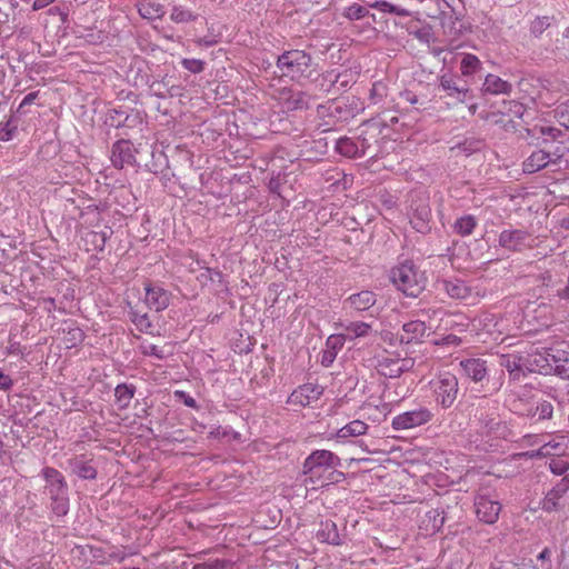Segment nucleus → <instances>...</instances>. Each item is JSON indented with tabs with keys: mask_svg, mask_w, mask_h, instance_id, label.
<instances>
[{
	"mask_svg": "<svg viewBox=\"0 0 569 569\" xmlns=\"http://www.w3.org/2000/svg\"><path fill=\"white\" fill-rule=\"evenodd\" d=\"M131 321L134 323L137 329L141 332H149L152 328V323L147 313H139L137 311L130 312Z\"/></svg>",
	"mask_w": 569,
	"mask_h": 569,
	"instance_id": "nucleus-41",
	"label": "nucleus"
},
{
	"mask_svg": "<svg viewBox=\"0 0 569 569\" xmlns=\"http://www.w3.org/2000/svg\"><path fill=\"white\" fill-rule=\"evenodd\" d=\"M482 91L489 94H510L512 84L497 74L489 73L482 83Z\"/></svg>",
	"mask_w": 569,
	"mask_h": 569,
	"instance_id": "nucleus-25",
	"label": "nucleus"
},
{
	"mask_svg": "<svg viewBox=\"0 0 569 569\" xmlns=\"http://www.w3.org/2000/svg\"><path fill=\"white\" fill-rule=\"evenodd\" d=\"M461 343V338L456 335H448L443 337L440 341H437V345H452L458 346Z\"/></svg>",
	"mask_w": 569,
	"mask_h": 569,
	"instance_id": "nucleus-55",
	"label": "nucleus"
},
{
	"mask_svg": "<svg viewBox=\"0 0 569 569\" xmlns=\"http://www.w3.org/2000/svg\"><path fill=\"white\" fill-rule=\"evenodd\" d=\"M533 131L539 133L545 142H551V141H565L566 132H563L561 129L552 127V126H537L533 128Z\"/></svg>",
	"mask_w": 569,
	"mask_h": 569,
	"instance_id": "nucleus-36",
	"label": "nucleus"
},
{
	"mask_svg": "<svg viewBox=\"0 0 569 569\" xmlns=\"http://www.w3.org/2000/svg\"><path fill=\"white\" fill-rule=\"evenodd\" d=\"M176 397H178L182 402L189 408H197V401L193 397H191L186 391L177 390L174 392Z\"/></svg>",
	"mask_w": 569,
	"mask_h": 569,
	"instance_id": "nucleus-52",
	"label": "nucleus"
},
{
	"mask_svg": "<svg viewBox=\"0 0 569 569\" xmlns=\"http://www.w3.org/2000/svg\"><path fill=\"white\" fill-rule=\"evenodd\" d=\"M435 400L443 409L450 408L459 392L458 378L451 372H442L430 381Z\"/></svg>",
	"mask_w": 569,
	"mask_h": 569,
	"instance_id": "nucleus-5",
	"label": "nucleus"
},
{
	"mask_svg": "<svg viewBox=\"0 0 569 569\" xmlns=\"http://www.w3.org/2000/svg\"><path fill=\"white\" fill-rule=\"evenodd\" d=\"M56 0H34L33 3H32V9L34 11H38V10H41L48 6H50L51 3H53Z\"/></svg>",
	"mask_w": 569,
	"mask_h": 569,
	"instance_id": "nucleus-60",
	"label": "nucleus"
},
{
	"mask_svg": "<svg viewBox=\"0 0 569 569\" xmlns=\"http://www.w3.org/2000/svg\"><path fill=\"white\" fill-rule=\"evenodd\" d=\"M549 468L552 473L561 476L569 470V462L563 459H552L549 463Z\"/></svg>",
	"mask_w": 569,
	"mask_h": 569,
	"instance_id": "nucleus-50",
	"label": "nucleus"
},
{
	"mask_svg": "<svg viewBox=\"0 0 569 569\" xmlns=\"http://www.w3.org/2000/svg\"><path fill=\"white\" fill-rule=\"evenodd\" d=\"M499 365L508 371L513 380H519L526 373L525 356L518 352L500 355Z\"/></svg>",
	"mask_w": 569,
	"mask_h": 569,
	"instance_id": "nucleus-18",
	"label": "nucleus"
},
{
	"mask_svg": "<svg viewBox=\"0 0 569 569\" xmlns=\"http://www.w3.org/2000/svg\"><path fill=\"white\" fill-rule=\"evenodd\" d=\"M509 104V111L515 116V117H521L522 113H523V106L517 101H509L508 102Z\"/></svg>",
	"mask_w": 569,
	"mask_h": 569,
	"instance_id": "nucleus-56",
	"label": "nucleus"
},
{
	"mask_svg": "<svg viewBox=\"0 0 569 569\" xmlns=\"http://www.w3.org/2000/svg\"><path fill=\"white\" fill-rule=\"evenodd\" d=\"M277 100L287 111L303 109L308 107L307 94L299 90L282 88L277 93Z\"/></svg>",
	"mask_w": 569,
	"mask_h": 569,
	"instance_id": "nucleus-16",
	"label": "nucleus"
},
{
	"mask_svg": "<svg viewBox=\"0 0 569 569\" xmlns=\"http://www.w3.org/2000/svg\"><path fill=\"white\" fill-rule=\"evenodd\" d=\"M342 331L337 333L346 340H355L357 338L368 337L371 332V325L363 321H352L348 323H340Z\"/></svg>",
	"mask_w": 569,
	"mask_h": 569,
	"instance_id": "nucleus-23",
	"label": "nucleus"
},
{
	"mask_svg": "<svg viewBox=\"0 0 569 569\" xmlns=\"http://www.w3.org/2000/svg\"><path fill=\"white\" fill-rule=\"evenodd\" d=\"M445 523L443 511L433 508L428 510L420 521V529L425 531L426 535H433L438 532Z\"/></svg>",
	"mask_w": 569,
	"mask_h": 569,
	"instance_id": "nucleus-24",
	"label": "nucleus"
},
{
	"mask_svg": "<svg viewBox=\"0 0 569 569\" xmlns=\"http://www.w3.org/2000/svg\"><path fill=\"white\" fill-rule=\"evenodd\" d=\"M530 233L521 229L502 230L499 234V246L510 251H520L529 247Z\"/></svg>",
	"mask_w": 569,
	"mask_h": 569,
	"instance_id": "nucleus-14",
	"label": "nucleus"
},
{
	"mask_svg": "<svg viewBox=\"0 0 569 569\" xmlns=\"http://www.w3.org/2000/svg\"><path fill=\"white\" fill-rule=\"evenodd\" d=\"M133 395H134L133 387L127 386V385L117 386V388L114 390V396H116L117 402L119 405V408H121V409L127 408L130 405L131 399L133 398Z\"/></svg>",
	"mask_w": 569,
	"mask_h": 569,
	"instance_id": "nucleus-40",
	"label": "nucleus"
},
{
	"mask_svg": "<svg viewBox=\"0 0 569 569\" xmlns=\"http://www.w3.org/2000/svg\"><path fill=\"white\" fill-rule=\"evenodd\" d=\"M403 333L400 336L401 342L410 343L421 339L426 331L427 326L421 320H411L402 326Z\"/></svg>",
	"mask_w": 569,
	"mask_h": 569,
	"instance_id": "nucleus-27",
	"label": "nucleus"
},
{
	"mask_svg": "<svg viewBox=\"0 0 569 569\" xmlns=\"http://www.w3.org/2000/svg\"><path fill=\"white\" fill-rule=\"evenodd\" d=\"M322 395V389L312 383H306L298 387L288 398L289 405L307 407L311 402L318 400Z\"/></svg>",
	"mask_w": 569,
	"mask_h": 569,
	"instance_id": "nucleus-15",
	"label": "nucleus"
},
{
	"mask_svg": "<svg viewBox=\"0 0 569 569\" xmlns=\"http://www.w3.org/2000/svg\"><path fill=\"white\" fill-rule=\"evenodd\" d=\"M567 492L559 486L555 485L541 500V509L546 512L559 511L565 508Z\"/></svg>",
	"mask_w": 569,
	"mask_h": 569,
	"instance_id": "nucleus-22",
	"label": "nucleus"
},
{
	"mask_svg": "<svg viewBox=\"0 0 569 569\" xmlns=\"http://www.w3.org/2000/svg\"><path fill=\"white\" fill-rule=\"evenodd\" d=\"M336 150L348 158H356L362 156V151L359 150L358 144L350 138H340L336 142Z\"/></svg>",
	"mask_w": 569,
	"mask_h": 569,
	"instance_id": "nucleus-37",
	"label": "nucleus"
},
{
	"mask_svg": "<svg viewBox=\"0 0 569 569\" xmlns=\"http://www.w3.org/2000/svg\"><path fill=\"white\" fill-rule=\"evenodd\" d=\"M368 14V10L366 7H362L358 3H352L349 7L345 8L343 16L349 20H360Z\"/></svg>",
	"mask_w": 569,
	"mask_h": 569,
	"instance_id": "nucleus-43",
	"label": "nucleus"
},
{
	"mask_svg": "<svg viewBox=\"0 0 569 569\" xmlns=\"http://www.w3.org/2000/svg\"><path fill=\"white\" fill-rule=\"evenodd\" d=\"M375 366L380 375L387 378H398L412 368L413 360L383 351L375 357Z\"/></svg>",
	"mask_w": 569,
	"mask_h": 569,
	"instance_id": "nucleus-8",
	"label": "nucleus"
},
{
	"mask_svg": "<svg viewBox=\"0 0 569 569\" xmlns=\"http://www.w3.org/2000/svg\"><path fill=\"white\" fill-rule=\"evenodd\" d=\"M13 386L12 379L0 370V390H10Z\"/></svg>",
	"mask_w": 569,
	"mask_h": 569,
	"instance_id": "nucleus-54",
	"label": "nucleus"
},
{
	"mask_svg": "<svg viewBox=\"0 0 569 569\" xmlns=\"http://www.w3.org/2000/svg\"><path fill=\"white\" fill-rule=\"evenodd\" d=\"M437 289L456 300H469L475 296L473 289L459 278L441 279L437 282Z\"/></svg>",
	"mask_w": 569,
	"mask_h": 569,
	"instance_id": "nucleus-13",
	"label": "nucleus"
},
{
	"mask_svg": "<svg viewBox=\"0 0 569 569\" xmlns=\"http://www.w3.org/2000/svg\"><path fill=\"white\" fill-rule=\"evenodd\" d=\"M551 555H552V552L549 548H543L542 551L538 555L539 560L548 562L546 569H551V561H550Z\"/></svg>",
	"mask_w": 569,
	"mask_h": 569,
	"instance_id": "nucleus-58",
	"label": "nucleus"
},
{
	"mask_svg": "<svg viewBox=\"0 0 569 569\" xmlns=\"http://www.w3.org/2000/svg\"><path fill=\"white\" fill-rule=\"evenodd\" d=\"M367 6L380 12L396 14L399 17H409L411 14V12L408 9L395 6L385 0L367 2Z\"/></svg>",
	"mask_w": 569,
	"mask_h": 569,
	"instance_id": "nucleus-33",
	"label": "nucleus"
},
{
	"mask_svg": "<svg viewBox=\"0 0 569 569\" xmlns=\"http://www.w3.org/2000/svg\"><path fill=\"white\" fill-rule=\"evenodd\" d=\"M550 26L549 18L542 17V18H536L531 22L530 31L536 36L539 37L545 30L548 29Z\"/></svg>",
	"mask_w": 569,
	"mask_h": 569,
	"instance_id": "nucleus-49",
	"label": "nucleus"
},
{
	"mask_svg": "<svg viewBox=\"0 0 569 569\" xmlns=\"http://www.w3.org/2000/svg\"><path fill=\"white\" fill-rule=\"evenodd\" d=\"M139 349L143 356L154 357L160 360L166 358V353L163 352V350L156 345L142 342L139 346Z\"/></svg>",
	"mask_w": 569,
	"mask_h": 569,
	"instance_id": "nucleus-46",
	"label": "nucleus"
},
{
	"mask_svg": "<svg viewBox=\"0 0 569 569\" xmlns=\"http://www.w3.org/2000/svg\"><path fill=\"white\" fill-rule=\"evenodd\" d=\"M421 214H425L426 217H428V212H427V211H423V210H422V211H421ZM410 222H411L412 227H413L417 231H419V232H421V233L426 232V231L429 229V226H428V219H427V218H422V217H421V218H420V219H418V220L412 219Z\"/></svg>",
	"mask_w": 569,
	"mask_h": 569,
	"instance_id": "nucleus-51",
	"label": "nucleus"
},
{
	"mask_svg": "<svg viewBox=\"0 0 569 569\" xmlns=\"http://www.w3.org/2000/svg\"><path fill=\"white\" fill-rule=\"evenodd\" d=\"M68 335L71 336V341H72V345L71 346H74L76 345V341H81L82 338H83V332L81 329L79 328H76V329H71Z\"/></svg>",
	"mask_w": 569,
	"mask_h": 569,
	"instance_id": "nucleus-59",
	"label": "nucleus"
},
{
	"mask_svg": "<svg viewBox=\"0 0 569 569\" xmlns=\"http://www.w3.org/2000/svg\"><path fill=\"white\" fill-rule=\"evenodd\" d=\"M316 537L320 542L332 546H341L346 539V535L341 533L337 523L330 519L320 522Z\"/></svg>",
	"mask_w": 569,
	"mask_h": 569,
	"instance_id": "nucleus-20",
	"label": "nucleus"
},
{
	"mask_svg": "<svg viewBox=\"0 0 569 569\" xmlns=\"http://www.w3.org/2000/svg\"><path fill=\"white\" fill-rule=\"evenodd\" d=\"M388 87L382 81H377L372 84L370 92H369V99L371 103L377 104L387 96Z\"/></svg>",
	"mask_w": 569,
	"mask_h": 569,
	"instance_id": "nucleus-42",
	"label": "nucleus"
},
{
	"mask_svg": "<svg viewBox=\"0 0 569 569\" xmlns=\"http://www.w3.org/2000/svg\"><path fill=\"white\" fill-rule=\"evenodd\" d=\"M556 485L561 487L566 492H568L569 491V472H566L565 477L562 479H560Z\"/></svg>",
	"mask_w": 569,
	"mask_h": 569,
	"instance_id": "nucleus-61",
	"label": "nucleus"
},
{
	"mask_svg": "<svg viewBox=\"0 0 569 569\" xmlns=\"http://www.w3.org/2000/svg\"><path fill=\"white\" fill-rule=\"evenodd\" d=\"M477 224V219L472 214H466L455 221L453 230L457 234L467 237L473 232Z\"/></svg>",
	"mask_w": 569,
	"mask_h": 569,
	"instance_id": "nucleus-34",
	"label": "nucleus"
},
{
	"mask_svg": "<svg viewBox=\"0 0 569 569\" xmlns=\"http://www.w3.org/2000/svg\"><path fill=\"white\" fill-rule=\"evenodd\" d=\"M475 509L480 521L492 525L499 518L501 505L498 500L491 499L488 495L478 493L475 498Z\"/></svg>",
	"mask_w": 569,
	"mask_h": 569,
	"instance_id": "nucleus-10",
	"label": "nucleus"
},
{
	"mask_svg": "<svg viewBox=\"0 0 569 569\" xmlns=\"http://www.w3.org/2000/svg\"><path fill=\"white\" fill-rule=\"evenodd\" d=\"M69 468L79 478L92 480L97 477V470L90 461H87L82 456L74 457L68 460Z\"/></svg>",
	"mask_w": 569,
	"mask_h": 569,
	"instance_id": "nucleus-26",
	"label": "nucleus"
},
{
	"mask_svg": "<svg viewBox=\"0 0 569 569\" xmlns=\"http://www.w3.org/2000/svg\"><path fill=\"white\" fill-rule=\"evenodd\" d=\"M276 66L281 77L292 81L307 79L312 73V58L303 50L284 51L278 57Z\"/></svg>",
	"mask_w": 569,
	"mask_h": 569,
	"instance_id": "nucleus-3",
	"label": "nucleus"
},
{
	"mask_svg": "<svg viewBox=\"0 0 569 569\" xmlns=\"http://www.w3.org/2000/svg\"><path fill=\"white\" fill-rule=\"evenodd\" d=\"M400 98L410 104H417L419 103V99L416 93H413L410 90H405L400 93Z\"/></svg>",
	"mask_w": 569,
	"mask_h": 569,
	"instance_id": "nucleus-53",
	"label": "nucleus"
},
{
	"mask_svg": "<svg viewBox=\"0 0 569 569\" xmlns=\"http://www.w3.org/2000/svg\"><path fill=\"white\" fill-rule=\"evenodd\" d=\"M482 68V63L479 58L472 53H463L460 61V71L463 77H469Z\"/></svg>",
	"mask_w": 569,
	"mask_h": 569,
	"instance_id": "nucleus-32",
	"label": "nucleus"
},
{
	"mask_svg": "<svg viewBox=\"0 0 569 569\" xmlns=\"http://www.w3.org/2000/svg\"><path fill=\"white\" fill-rule=\"evenodd\" d=\"M369 426L362 420L356 419L343 426L337 431L338 439H347L366 435Z\"/></svg>",
	"mask_w": 569,
	"mask_h": 569,
	"instance_id": "nucleus-31",
	"label": "nucleus"
},
{
	"mask_svg": "<svg viewBox=\"0 0 569 569\" xmlns=\"http://www.w3.org/2000/svg\"><path fill=\"white\" fill-rule=\"evenodd\" d=\"M552 371L563 379H569V353L557 351L553 356Z\"/></svg>",
	"mask_w": 569,
	"mask_h": 569,
	"instance_id": "nucleus-35",
	"label": "nucleus"
},
{
	"mask_svg": "<svg viewBox=\"0 0 569 569\" xmlns=\"http://www.w3.org/2000/svg\"><path fill=\"white\" fill-rule=\"evenodd\" d=\"M553 413V407L549 401H542L537 405L536 413L539 420L550 419Z\"/></svg>",
	"mask_w": 569,
	"mask_h": 569,
	"instance_id": "nucleus-48",
	"label": "nucleus"
},
{
	"mask_svg": "<svg viewBox=\"0 0 569 569\" xmlns=\"http://www.w3.org/2000/svg\"><path fill=\"white\" fill-rule=\"evenodd\" d=\"M38 98V92L37 91H33V92H29L24 98L23 100L21 101L19 108H18V111H20L22 108H24L26 106H30L34 102V100Z\"/></svg>",
	"mask_w": 569,
	"mask_h": 569,
	"instance_id": "nucleus-57",
	"label": "nucleus"
},
{
	"mask_svg": "<svg viewBox=\"0 0 569 569\" xmlns=\"http://www.w3.org/2000/svg\"><path fill=\"white\" fill-rule=\"evenodd\" d=\"M459 368L461 376L475 383L483 382L489 376L488 362L481 357L463 358L459 361Z\"/></svg>",
	"mask_w": 569,
	"mask_h": 569,
	"instance_id": "nucleus-9",
	"label": "nucleus"
},
{
	"mask_svg": "<svg viewBox=\"0 0 569 569\" xmlns=\"http://www.w3.org/2000/svg\"><path fill=\"white\" fill-rule=\"evenodd\" d=\"M341 459L332 451L316 449L302 463L303 483L309 489H318L339 482L343 473L338 470Z\"/></svg>",
	"mask_w": 569,
	"mask_h": 569,
	"instance_id": "nucleus-1",
	"label": "nucleus"
},
{
	"mask_svg": "<svg viewBox=\"0 0 569 569\" xmlns=\"http://www.w3.org/2000/svg\"><path fill=\"white\" fill-rule=\"evenodd\" d=\"M435 418L432 410L426 406H417L395 416L391 427L396 431L410 430L428 425Z\"/></svg>",
	"mask_w": 569,
	"mask_h": 569,
	"instance_id": "nucleus-7",
	"label": "nucleus"
},
{
	"mask_svg": "<svg viewBox=\"0 0 569 569\" xmlns=\"http://www.w3.org/2000/svg\"><path fill=\"white\" fill-rule=\"evenodd\" d=\"M218 562L214 566L208 565V563H197L193 566V569H217Z\"/></svg>",
	"mask_w": 569,
	"mask_h": 569,
	"instance_id": "nucleus-64",
	"label": "nucleus"
},
{
	"mask_svg": "<svg viewBox=\"0 0 569 569\" xmlns=\"http://www.w3.org/2000/svg\"><path fill=\"white\" fill-rule=\"evenodd\" d=\"M91 234H92L93 238L100 240L101 243H100L99 248L102 249L104 247V243H106V240H107V234L104 232H101V233L92 232Z\"/></svg>",
	"mask_w": 569,
	"mask_h": 569,
	"instance_id": "nucleus-62",
	"label": "nucleus"
},
{
	"mask_svg": "<svg viewBox=\"0 0 569 569\" xmlns=\"http://www.w3.org/2000/svg\"><path fill=\"white\" fill-rule=\"evenodd\" d=\"M556 117L559 123L569 132V100L560 103L556 109Z\"/></svg>",
	"mask_w": 569,
	"mask_h": 569,
	"instance_id": "nucleus-45",
	"label": "nucleus"
},
{
	"mask_svg": "<svg viewBox=\"0 0 569 569\" xmlns=\"http://www.w3.org/2000/svg\"><path fill=\"white\" fill-rule=\"evenodd\" d=\"M529 439L533 441V445H540V447L529 453L533 457H561L569 452V435L557 432L549 436V440L545 441L541 436H529Z\"/></svg>",
	"mask_w": 569,
	"mask_h": 569,
	"instance_id": "nucleus-6",
	"label": "nucleus"
},
{
	"mask_svg": "<svg viewBox=\"0 0 569 569\" xmlns=\"http://www.w3.org/2000/svg\"><path fill=\"white\" fill-rule=\"evenodd\" d=\"M377 295L370 290H362L358 293L350 295L343 300V308H350L355 311H366L375 306Z\"/></svg>",
	"mask_w": 569,
	"mask_h": 569,
	"instance_id": "nucleus-21",
	"label": "nucleus"
},
{
	"mask_svg": "<svg viewBox=\"0 0 569 569\" xmlns=\"http://www.w3.org/2000/svg\"><path fill=\"white\" fill-rule=\"evenodd\" d=\"M18 130V120L13 116L0 121V141H10Z\"/></svg>",
	"mask_w": 569,
	"mask_h": 569,
	"instance_id": "nucleus-38",
	"label": "nucleus"
},
{
	"mask_svg": "<svg viewBox=\"0 0 569 569\" xmlns=\"http://www.w3.org/2000/svg\"><path fill=\"white\" fill-rule=\"evenodd\" d=\"M144 291V302L149 309L161 311L169 306L170 295L163 288L152 283H146Z\"/></svg>",
	"mask_w": 569,
	"mask_h": 569,
	"instance_id": "nucleus-17",
	"label": "nucleus"
},
{
	"mask_svg": "<svg viewBox=\"0 0 569 569\" xmlns=\"http://www.w3.org/2000/svg\"><path fill=\"white\" fill-rule=\"evenodd\" d=\"M136 152L137 150L129 140H118L112 146L110 160L117 169L134 166L137 163Z\"/></svg>",
	"mask_w": 569,
	"mask_h": 569,
	"instance_id": "nucleus-11",
	"label": "nucleus"
},
{
	"mask_svg": "<svg viewBox=\"0 0 569 569\" xmlns=\"http://www.w3.org/2000/svg\"><path fill=\"white\" fill-rule=\"evenodd\" d=\"M439 88L446 92V96L455 99L459 103L466 101L469 89L460 87L457 78L451 73H443L439 77Z\"/></svg>",
	"mask_w": 569,
	"mask_h": 569,
	"instance_id": "nucleus-19",
	"label": "nucleus"
},
{
	"mask_svg": "<svg viewBox=\"0 0 569 569\" xmlns=\"http://www.w3.org/2000/svg\"><path fill=\"white\" fill-rule=\"evenodd\" d=\"M46 480L44 493L49 497L50 509L58 516L63 517L69 511L68 485L63 475L51 467L42 470Z\"/></svg>",
	"mask_w": 569,
	"mask_h": 569,
	"instance_id": "nucleus-2",
	"label": "nucleus"
},
{
	"mask_svg": "<svg viewBox=\"0 0 569 569\" xmlns=\"http://www.w3.org/2000/svg\"><path fill=\"white\" fill-rule=\"evenodd\" d=\"M43 302H44L48 311H51L52 309L56 308V301L53 298H46V299H43Z\"/></svg>",
	"mask_w": 569,
	"mask_h": 569,
	"instance_id": "nucleus-63",
	"label": "nucleus"
},
{
	"mask_svg": "<svg viewBox=\"0 0 569 569\" xmlns=\"http://www.w3.org/2000/svg\"><path fill=\"white\" fill-rule=\"evenodd\" d=\"M197 17L196 13L183 6H173L170 14V19L176 23L191 22L194 21Z\"/></svg>",
	"mask_w": 569,
	"mask_h": 569,
	"instance_id": "nucleus-39",
	"label": "nucleus"
},
{
	"mask_svg": "<svg viewBox=\"0 0 569 569\" xmlns=\"http://www.w3.org/2000/svg\"><path fill=\"white\" fill-rule=\"evenodd\" d=\"M345 341L341 336L331 335L326 341V350L322 355V365L329 366L336 359L338 351L343 347Z\"/></svg>",
	"mask_w": 569,
	"mask_h": 569,
	"instance_id": "nucleus-30",
	"label": "nucleus"
},
{
	"mask_svg": "<svg viewBox=\"0 0 569 569\" xmlns=\"http://www.w3.org/2000/svg\"><path fill=\"white\" fill-rule=\"evenodd\" d=\"M181 64L186 70L192 73H200L204 70V62L200 59L184 58L181 60Z\"/></svg>",
	"mask_w": 569,
	"mask_h": 569,
	"instance_id": "nucleus-47",
	"label": "nucleus"
},
{
	"mask_svg": "<svg viewBox=\"0 0 569 569\" xmlns=\"http://www.w3.org/2000/svg\"><path fill=\"white\" fill-rule=\"evenodd\" d=\"M553 356L555 353L547 349L541 351L537 349L527 353L525 356L526 372L550 373L552 371Z\"/></svg>",
	"mask_w": 569,
	"mask_h": 569,
	"instance_id": "nucleus-12",
	"label": "nucleus"
},
{
	"mask_svg": "<svg viewBox=\"0 0 569 569\" xmlns=\"http://www.w3.org/2000/svg\"><path fill=\"white\" fill-rule=\"evenodd\" d=\"M199 278L204 284L208 282L221 283L223 281L222 272L212 268H204Z\"/></svg>",
	"mask_w": 569,
	"mask_h": 569,
	"instance_id": "nucleus-44",
	"label": "nucleus"
},
{
	"mask_svg": "<svg viewBox=\"0 0 569 569\" xmlns=\"http://www.w3.org/2000/svg\"><path fill=\"white\" fill-rule=\"evenodd\" d=\"M550 162V154L543 150L533 151L523 162V172L535 173Z\"/></svg>",
	"mask_w": 569,
	"mask_h": 569,
	"instance_id": "nucleus-28",
	"label": "nucleus"
},
{
	"mask_svg": "<svg viewBox=\"0 0 569 569\" xmlns=\"http://www.w3.org/2000/svg\"><path fill=\"white\" fill-rule=\"evenodd\" d=\"M138 12L143 19L156 20L164 16V7L152 0H142L138 2Z\"/></svg>",
	"mask_w": 569,
	"mask_h": 569,
	"instance_id": "nucleus-29",
	"label": "nucleus"
},
{
	"mask_svg": "<svg viewBox=\"0 0 569 569\" xmlns=\"http://www.w3.org/2000/svg\"><path fill=\"white\" fill-rule=\"evenodd\" d=\"M390 279L398 290L412 298H417L426 286L423 273L410 260L392 268Z\"/></svg>",
	"mask_w": 569,
	"mask_h": 569,
	"instance_id": "nucleus-4",
	"label": "nucleus"
}]
</instances>
